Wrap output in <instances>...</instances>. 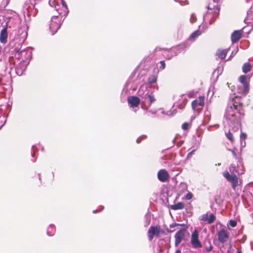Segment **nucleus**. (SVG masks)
<instances>
[{
    "instance_id": "f8f14e48",
    "label": "nucleus",
    "mask_w": 253,
    "mask_h": 253,
    "mask_svg": "<svg viewBox=\"0 0 253 253\" xmlns=\"http://www.w3.org/2000/svg\"><path fill=\"white\" fill-rule=\"evenodd\" d=\"M242 30L235 31L231 35V39L233 43L238 42L242 37Z\"/></svg>"
},
{
    "instance_id": "a211bd4d",
    "label": "nucleus",
    "mask_w": 253,
    "mask_h": 253,
    "mask_svg": "<svg viewBox=\"0 0 253 253\" xmlns=\"http://www.w3.org/2000/svg\"><path fill=\"white\" fill-rule=\"evenodd\" d=\"M55 232V228L53 224H50L47 228L46 233L48 236H53Z\"/></svg>"
},
{
    "instance_id": "b1692460",
    "label": "nucleus",
    "mask_w": 253,
    "mask_h": 253,
    "mask_svg": "<svg viewBox=\"0 0 253 253\" xmlns=\"http://www.w3.org/2000/svg\"><path fill=\"white\" fill-rule=\"evenodd\" d=\"M157 81V77L155 75H151L148 79V82L150 84H153Z\"/></svg>"
},
{
    "instance_id": "473e14b6",
    "label": "nucleus",
    "mask_w": 253,
    "mask_h": 253,
    "mask_svg": "<svg viewBox=\"0 0 253 253\" xmlns=\"http://www.w3.org/2000/svg\"><path fill=\"white\" fill-rule=\"evenodd\" d=\"M189 124L187 123H184L182 125V128L183 130H187L189 128Z\"/></svg>"
},
{
    "instance_id": "8fccbe9b",
    "label": "nucleus",
    "mask_w": 253,
    "mask_h": 253,
    "mask_svg": "<svg viewBox=\"0 0 253 253\" xmlns=\"http://www.w3.org/2000/svg\"><path fill=\"white\" fill-rule=\"evenodd\" d=\"M207 8L209 9V10H212V8L210 6V5H208L207 6Z\"/></svg>"
},
{
    "instance_id": "4468645a",
    "label": "nucleus",
    "mask_w": 253,
    "mask_h": 253,
    "mask_svg": "<svg viewBox=\"0 0 253 253\" xmlns=\"http://www.w3.org/2000/svg\"><path fill=\"white\" fill-rule=\"evenodd\" d=\"M246 23H251L253 22V5L247 11V17L244 20Z\"/></svg>"
},
{
    "instance_id": "864d4df0",
    "label": "nucleus",
    "mask_w": 253,
    "mask_h": 253,
    "mask_svg": "<svg viewBox=\"0 0 253 253\" xmlns=\"http://www.w3.org/2000/svg\"><path fill=\"white\" fill-rule=\"evenodd\" d=\"M162 114H166V113H165V111H162ZM166 115H169V114H168V113H166Z\"/></svg>"
},
{
    "instance_id": "cd10ccee",
    "label": "nucleus",
    "mask_w": 253,
    "mask_h": 253,
    "mask_svg": "<svg viewBox=\"0 0 253 253\" xmlns=\"http://www.w3.org/2000/svg\"><path fill=\"white\" fill-rule=\"evenodd\" d=\"M49 4L51 6H54L56 10H58L57 7L59 6V5L58 4H56L54 1L50 0L49 1Z\"/></svg>"
},
{
    "instance_id": "5fc2aeb1",
    "label": "nucleus",
    "mask_w": 253,
    "mask_h": 253,
    "mask_svg": "<svg viewBox=\"0 0 253 253\" xmlns=\"http://www.w3.org/2000/svg\"><path fill=\"white\" fill-rule=\"evenodd\" d=\"M214 8H216V9H218V7H217V5H214V6H213V9H214Z\"/></svg>"
},
{
    "instance_id": "bf43d9fd",
    "label": "nucleus",
    "mask_w": 253,
    "mask_h": 253,
    "mask_svg": "<svg viewBox=\"0 0 253 253\" xmlns=\"http://www.w3.org/2000/svg\"><path fill=\"white\" fill-rule=\"evenodd\" d=\"M233 53H235L234 51H232V54H233Z\"/></svg>"
},
{
    "instance_id": "2eb2a0df",
    "label": "nucleus",
    "mask_w": 253,
    "mask_h": 253,
    "mask_svg": "<svg viewBox=\"0 0 253 253\" xmlns=\"http://www.w3.org/2000/svg\"><path fill=\"white\" fill-rule=\"evenodd\" d=\"M184 205L182 202H178L174 205H170V209L172 210H178L184 209Z\"/></svg>"
},
{
    "instance_id": "5701e85b",
    "label": "nucleus",
    "mask_w": 253,
    "mask_h": 253,
    "mask_svg": "<svg viewBox=\"0 0 253 253\" xmlns=\"http://www.w3.org/2000/svg\"><path fill=\"white\" fill-rule=\"evenodd\" d=\"M201 33L199 30L195 31L190 36L189 39L190 40H194L196 38L198 37L201 35Z\"/></svg>"
},
{
    "instance_id": "6e6552de",
    "label": "nucleus",
    "mask_w": 253,
    "mask_h": 253,
    "mask_svg": "<svg viewBox=\"0 0 253 253\" xmlns=\"http://www.w3.org/2000/svg\"><path fill=\"white\" fill-rule=\"evenodd\" d=\"M186 231L185 229H181L175 233L174 236L175 247H177L183 240Z\"/></svg>"
},
{
    "instance_id": "c9c22d12",
    "label": "nucleus",
    "mask_w": 253,
    "mask_h": 253,
    "mask_svg": "<svg viewBox=\"0 0 253 253\" xmlns=\"http://www.w3.org/2000/svg\"><path fill=\"white\" fill-rule=\"evenodd\" d=\"M196 20L197 19L195 16L194 13L192 14L191 15V18H190V22L191 23H194L195 22H196Z\"/></svg>"
},
{
    "instance_id": "f03ea898",
    "label": "nucleus",
    "mask_w": 253,
    "mask_h": 253,
    "mask_svg": "<svg viewBox=\"0 0 253 253\" xmlns=\"http://www.w3.org/2000/svg\"><path fill=\"white\" fill-rule=\"evenodd\" d=\"M64 19L59 17V15H53L51 17L49 28L51 34L53 35L55 34L60 28Z\"/></svg>"
},
{
    "instance_id": "c85d7f7f",
    "label": "nucleus",
    "mask_w": 253,
    "mask_h": 253,
    "mask_svg": "<svg viewBox=\"0 0 253 253\" xmlns=\"http://www.w3.org/2000/svg\"><path fill=\"white\" fill-rule=\"evenodd\" d=\"M147 98L149 99V101L150 102L149 106L152 104V103L154 102L155 101V99L154 97L151 95H148Z\"/></svg>"
},
{
    "instance_id": "423d86ee",
    "label": "nucleus",
    "mask_w": 253,
    "mask_h": 253,
    "mask_svg": "<svg viewBox=\"0 0 253 253\" xmlns=\"http://www.w3.org/2000/svg\"><path fill=\"white\" fill-rule=\"evenodd\" d=\"M249 90V86H245L243 84H239L237 86V93L238 94L235 97L234 99L232 100L238 101V97H241L242 96H245L248 93Z\"/></svg>"
},
{
    "instance_id": "a19ab883",
    "label": "nucleus",
    "mask_w": 253,
    "mask_h": 253,
    "mask_svg": "<svg viewBox=\"0 0 253 253\" xmlns=\"http://www.w3.org/2000/svg\"><path fill=\"white\" fill-rule=\"evenodd\" d=\"M183 224H177V223H173L170 225V228H174L177 226H182Z\"/></svg>"
},
{
    "instance_id": "ddd939ff",
    "label": "nucleus",
    "mask_w": 253,
    "mask_h": 253,
    "mask_svg": "<svg viewBox=\"0 0 253 253\" xmlns=\"http://www.w3.org/2000/svg\"><path fill=\"white\" fill-rule=\"evenodd\" d=\"M7 33L6 27L3 28L0 34V42L2 43H5L7 42Z\"/></svg>"
},
{
    "instance_id": "4be33fe9",
    "label": "nucleus",
    "mask_w": 253,
    "mask_h": 253,
    "mask_svg": "<svg viewBox=\"0 0 253 253\" xmlns=\"http://www.w3.org/2000/svg\"><path fill=\"white\" fill-rule=\"evenodd\" d=\"M179 195L187 190V185L184 183H181L179 185Z\"/></svg>"
},
{
    "instance_id": "a878e982",
    "label": "nucleus",
    "mask_w": 253,
    "mask_h": 253,
    "mask_svg": "<svg viewBox=\"0 0 253 253\" xmlns=\"http://www.w3.org/2000/svg\"><path fill=\"white\" fill-rule=\"evenodd\" d=\"M209 215L208 214V213H206V214H203L201 217H200V220L201 221H206V222H207L208 223V221H209Z\"/></svg>"
},
{
    "instance_id": "de8ad7c7",
    "label": "nucleus",
    "mask_w": 253,
    "mask_h": 253,
    "mask_svg": "<svg viewBox=\"0 0 253 253\" xmlns=\"http://www.w3.org/2000/svg\"><path fill=\"white\" fill-rule=\"evenodd\" d=\"M32 148H33V150H34V153L32 155V157H35V149H34V148H35V146H34V145H33V146H32Z\"/></svg>"
},
{
    "instance_id": "58836bf2",
    "label": "nucleus",
    "mask_w": 253,
    "mask_h": 253,
    "mask_svg": "<svg viewBox=\"0 0 253 253\" xmlns=\"http://www.w3.org/2000/svg\"><path fill=\"white\" fill-rule=\"evenodd\" d=\"M196 149L193 150L187 154V158H190L195 153Z\"/></svg>"
},
{
    "instance_id": "f257e3e1",
    "label": "nucleus",
    "mask_w": 253,
    "mask_h": 253,
    "mask_svg": "<svg viewBox=\"0 0 253 253\" xmlns=\"http://www.w3.org/2000/svg\"><path fill=\"white\" fill-rule=\"evenodd\" d=\"M244 116L242 104L236 100L230 101L224 115L227 124L234 131L241 126V120Z\"/></svg>"
},
{
    "instance_id": "bb28decb",
    "label": "nucleus",
    "mask_w": 253,
    "mask_h": 253,
    "mask_svg": "<svg viewBox=\"0 0 253 253\" xmlns=\"http://www.w3.org/2000/svg\"><path fill=\"white\" fill-rule=\"evenodd\" d=\"M229 172H231V174H235L234 171H236V166L235 164H231L229 167Z\"/></svg>"
},
{
    "instance_id": "7c9ffc66",
    "label": "nucleus",
    "mask_w": 253,
    "mask_h": 253,
    "mask_svg": "<svg viewBox=\"0 0 253 253\" xmlns=\"http://www.w3.org/2000/svg\"><path fill=\"white\" fill-rule=\"evenodd\" d=\"M229 225L232 227H235L237 225V222L235 220H230L229 221Z\"/></svg>"
},
{
    "instance_id": "39448f33",
    "label": "nucleus",
    "mask_w": 253,
    "mask_h": 253,
    "mask_svg": "<svg viewBox=\"0 0 253 253\" xmlns=\"http://www.w3.org/2000/svg\"><path fill=\"white\" fill-rule=\"evenodd\" d=\"M191 243L195 249L201 248L202 245L199 240V233L197 230H195L191 234Z\"/></svg>"
},
{
    "instance_id": "1a4fd4ad",
    "label": "nucleus",
    "mask_w": 253,
    "mask_h": 253,
    "mask_svg": "<svg viewBox=\"0 0 253 253\" xmlns=\"http://www.w3.org/2000/svg\"><path fill=\"white\" fill-rule=\"evenodd\" d=\"M219 241L221 243H224L227 241L229 238V233L224 229H221L217 233Z\"/></svg>"
},
{
    "instance_id": "72a5a7b5",
    "label": "nucleus",
    "mask_w": 253,
    "mask_h": 253,
    "mask_svg": "<svg viewBox=\"0 0 253 253\" xmlns=\"http://www.w3.org/2000/svg\"><path fill=\"white\" fill-rule=\"evenodd\" d=\"M160 66L159 67V69L160 70H164L165 68V62L164 61H161L160 62Z\"/></svg>"
},
{
    "instance_id": "49530a36",
    "label": "nucleus",
    "mask_w": 253,
    "mask_h": 253,
    "mask_svg": "<svg viewBox=\"0 0 253 253\" xmlns=\"http://www.w3.org/2000/svg\"><path fill=\"white\" fill-rule=\"evenodd\" d=\"M103 208H104V207H102V208H101V209L100 210H93V213H96V212H97L98 211H102V210L103 209Z\"/></svg>"
},
{
    "instance_id": "603ef678",
    "label": "nucleus",
    "mask_w": 253,
    "mask_h": 253,
    "mask_svg": "<svg viewBox=\"0 0 253 253\" xmlns=\"http://www.w3.org/2000/svg\"><path fill=\"white\" fill-rule=\"evenodd\" d=\"M212 0L215 3H218L219 1V0Z\"/></svg>"
},
{
    "instance_id": "69168bd1",
    "label": "nucleus",
    "mask_w": 253,
    "mask_h": 253,
    "mask_svg": "<svg viewBox=\"0 0 253 253\" xmlns=\"http://www.w3.org/2000/svg\"><path fill=\"white\" fill-rule=\"evenodd\" d=\"M206 17V15H204V18Z\"/></svg>"
},
{
    "instance_id": "6ab92c4d",
    "label": "nucleus",
    "mask_w": 253,
    "mask_h": 253,
    "mask_svg": "<svg viewBox=\"0 0 253 253\" xmlns=\"http://www.w3.org/2000/svg\"><path fill=\"white\" fill-rule=\"evenodd\" d=\"M228 52V49H223V50H219L217 53L216 54L218 56V57L221 59H223L225 58L227 53Z\"/></svg>"
},
{
    "instance_id": "9d476101",
    "label": "nucleus",
    "mask_w": 253,
    "mask_h": 253,
    "mask_svg": "<svg viewBox=\"0 0 253 253\" xmlns=\"http://www.w3.org/2000/svg\"><path fill=\"white\" fill-rule=\"evenodd\" d=\"M157 176L158 179L162 182H166L169 177L168 171L165 169H160L158 172Z\"/></svg>"
},
{
    "instance_id": "393cba45",
    "label": "nucleus",
    "mask_w": 253,
    "mask_h": 253,
    "mask_svg": "<svg viewBox=\"0 0 253 253\" xmlns=\"http://www.w3.org/2000/svg\"><path fill=\"white\" fill-rule=\"evenodd\" d=\"M208 219H209L208 223L209 224H211L215 220V217L213 213H211L210 215V216H209V218Z\"/></svg>"
},
{
    "instance_id": "052dcab7",
    "label": "nucleus",
    "mask_w": 253,
    "mask_h": 253,
    "mask_svg": "<svg viewBox=\"0 0 253 253\" xmlns=\"http://www.w3.org/2000/svg\"><path fill=\"white\" fill-rule=\"evenodd\" d=\"M189 97H192V95H189Z\"/></svg>"
},
{
    "instance_id": "0e129e2a",
    "label": "nucleus",
    "mask_w": 253,
    "mask_h": 253,
    "mask_svg": "<svg viewBox=\"0 0 253 253\" xmlns=\"http://www.w3.org/2000/svg\"><path fill=\"white\" fill-rule=\"evenodd\" d=\"M58 14L60 15V13L59 12H58Z\"/></svg>"
},
{
    "instance_id": "6e6d98bb",
    "label": "nucleus",
    "mask_w": 253,
    "mask_h": 253,
    "mask_svg": "<svg viewBox=\"0 0 253 253\" xmlns=\"http://www.w3.org/2000/svg\"><path fill=\"white\" fill-rule=\"evenodd\" d=\"M127 85H128V83H126V86H127Z\"/></svg>"
},
{
    "instance_id": "c756f323",
    "label": "nucleus",
    "mask_w": 253,
    "mask_h": 253,
    "mask_svg": "<svg viewBox=\"0 0 253 253\" xmlns=\"http://www.w3.org/2000/svg\"><path fill=\"white\" fill-rule=\"evenodd\" d=\"M226 135L229 140H230L231 141L233 140V136L232 134L230 132V131H229L227 133H226Z\"/></svg>"
},
{
    "instance_id": "3c124183",
    "label": "nucleus",
    "mask_w": 253,
    "mask_h": 253,
    "mask_svg": "<svg viewBox=\"0 0 253 253\" xmlns=\"http://www.w3.org/2000/svg\"><path fill=\"white\" fill-rule=\"evenodd\" d=\"M175 253H181V251L180 250H177Z\"/></svg>"
},
{
    "instance_id": "13d9d810",
    "label": "nucleus",
    "mask_w": 253,
    "mask_h": 253,
    "mask_svg": "<svg viewBox=\"0 0 253 253\" xmlns=\"http://www.w3.org/2000/svg\"><path fill=\"white\" fill-rule=\"evenodd\" d=\"M233 53H235L234 51H232V54H233Z\"/></svg>"
},
{
    "instance_id": "20e7f679",
    "label": "nucleus",
    "mask_w": 253,
    "mask_h": 253,
    "mask_svg": "<svg viewBox=\"0 0 253 253\" xmlns=\"http://www.w3.org/2000/svg\"><path fill=\"white\" fill-rule=\"evenodd\" d=\"M191 105L194 111H200L205 105V97L204 96H200L198 99L192 101Z\"/></svg>"
},
{
    "instance_id": "2f4dec72",
    "label": "nucleus",
    "mask_w": 253,
    "mask_h": 253,
    "mask_svg": "<svg viewBox=\"0 0 253 253\" xmlns=\"http://www.w3.org/2000/svg\"><path fill=\"white\" fill-rule=\"evenodd\" d=\"M0 121L1 122H3L2 123L0 124V129L1 128L4 126V125L5 124V123L6 122V120L5 119L4 117H0Z\"/></svg>"
},
{
    "instance_id": "e2e57ef3",
    "label": "nucleus",
    "mask_w": 253,
    "mask_h": 253,
    "mask_svg": "<svg viewBox=\"0 0 253 253\" xmlns=\"http://www.w3.org/2000/svg\"><path fill=\"white\" fill-rule=\"evenodd\" d=\"M35 0H30V1H34Z\"/></svg>"
},
{
    "instance_id": "a18cd8bd",
    "label": "nucleus",
    "mask_w": 253,
    "mask_h": 253,
    "mask_svg": "<svg viewBox=\"0 0 253 253\" xmlns=\"http://www.w3.org/2000/svg\"><path fill=\"white\" fill-rule=\"evenodd\" d=\"M34 7H35V4H33V3H31V5H29L27 7V10L29 11V9H31V8H34Z\"/></svg>"
},
{
    "instance_id": "09e8293b",
    "label": "nucleus",
    "mask_w": 253,
    "mask_h": 253,
    "mask_svg": "<svg viewBox=\"0 0 253 253\" xmlns=\"http://www.w3.org/2000/svg\"><path fill=\"white\" fill-rule=\"evenodd\" d=\"M237 253H242V252L240 249H238L237 251Z\"/></svg>"
},
{
    "instance_id": "c03bdc74",
    "label": "nucleus",
    "mask_w": 253,
    "mask_h": 253,
    "mask_svg": "<svg viewBox=\"0 0 253 253\" xmlns=\"http://www.w3.org/2000/svg\"><path fill=\"white\" fill-rule=\"evenodd\" d=\"M62 5L66 8V9H67V5L66 4L65 1L64 0H61Z\"/></svg>"
},
{
    "instance_id": "9b49d317",
    "label": "nucleus",
    "mask_w": 253,
    "mask_h": 253,
    "mask_svg": "<svg viewBox=\"0 0 253 253\" xmlns=\"http://www.w3.org/2000/svg\"><path fill=\"white\" fill-rule=\"evenodd\" d=\"M127 102L130 107H137L140 104V99L135 96H130L127 98Z\"/></svg>"
},
{
    "instance_id": "f3484780",
    "label": "nucleus",
    "mask_w": 253,
    "mask_h": 253,
    "mask_svg": "<svg viewBox=\"0 0 253 253\" xmlns=\"http://www.w3.org/2000/svg\"><path fill=\"white\" fill-rule=\"evenodd\" d=\"M26 70V66L19 65L16 67L15 72L18 76H21L23 74V72Z\"/></svg>"
},
{
    "instance_id": "680f3d73",
    "label": "nucleus",
    "mask_w": 253,
    "mask_h": 253,
    "mask_svg": "<svg viewBox=\"0 0 253 253\" xmlns=\"http://www.w3.org/2000/svg\"><path fill=\"white\" fill-rule=\"evenodd\" d=\"M134 111L135 112H136V110H135H135H134Z\"/></svg>"
},
{
    "instance_id": "aec40b11",
    "label": "nucleus",
    "mask_w": 253,
    "mask_h": 253,
    "mask_svg": "<svg viewBox=\"0 0 253 253\" xmlns=\"http://www.w3.org/2000/svg\"><path fill=\"white\" fill-rule=\"evenodd\" d=\"M251 65L249 62H246L244 64L242 67V71L244 73H247L251 69Z\"/></svg>"
},
{
    "instance_id": "e433bc0d",
    "label": "nucleus",
    "mask_w": 253,
    "mask_h": 253,
    "mask_svg": "<svg viewBox=\"0 0 253 253\" xmlns=\"http://www.w3.org/2000/svg\"><path fill=\"white\" fill-rule=\"evenodd\" d=\"M24 52H25V51L24 50L19 49V50H17L16 53H15V56L19 57L20 55L22 54V53Z\"/></svg>"
},
{
    "instance_id": "412c9836",
    "label": "nucleus",
    "mask_w": 253,
    "mask_h": 253,
    "mask_svg": "<svg viewBox=\"0 0 253 253\" xmlns=\"http://www.w3.org/2000/svg\"><path fill=\"white\" fill-rule=\"evenodd\" d=\"M239 81L241 83L240 84L245 85V86H249L247 82V78L246 76L242 75L239 78Z\"/></svg>"
},
{
    "instance_id": "dca6fc26",
    "label": "nucleus",
    "mask_w": 253,
    "mask_h": 253,
    "mask_svg": "<svg viewBox=\"0 0 253 253\" xmlns=\"http://www.w3.org/2000/svg\"><path fill=\"white\" fill-rule=\"evenodd\" d=\"M23 30L24 31H23V29L22 28L19 29L18 30V33H20V39L22 40L23 42L26 40L28 35L27 32L25 31V27L23 28Z\"/></svg>"
},
{
    "instance_id": "7ed1b4c3",
    "label": "nucleus",
    "mask_w": 253,
    "mask_h": 253,
    "mask_svg": "<svg viewBox=\"0 0 253 253\" xmlns=\"http://www.w3.org/2000/svg\"><path fill=\"white\" fill-rule=\"evenodd\" d=\"M223 176L232 184L233 189L235 191L238 185V177L236 174H230L229 171H225L223 172Z\"/></svg>"
},
{
    "instance_id": "79ce46f5",
    "label": "nucleus",
    "mask_w": 253,
    "mask_h": 253,
    "mask_svg": "<svg viewBox=\"0 0 253 253\" xmlns=\"http://www.w3.org/2000/svg\"><path fill=\"white\" fill-rule=\"evenodd\" d=\"M212 249H213V246H211V245H210L209 247H206V250L207 251H211L212 250Z\"/></svg>"
},
{
    "instance_id": "4c0bfd02",
    "label": "nucleus",
    "mask_w": 253,
    "mask_h": 253,
    "mask_svg": "<svg viewBox=\"0 0 253 253\" xmlns=\"http://www.w3.org/2000/svg\"><path fill=\"white\" fill-rule=\"evenodd\" d=\"M144 137H146V135H142L141 136H140L139 137H138L137 140H136V142L137 143H139L141 141V140L142 138H144Z\"/></svg>"
},
{
    "instance_id": "ea45409f",
    "label": "nucleus",
    "mask_w": 253,
    "mask_h": 253,
    "mask_svg": "<svg viewBox=\"0 0 253 253\" xmlns=\"http://www.w3.org/2000/svg\"><path fill=\"white\" fill-rule=\"evenodd\" d=\"M229 151H230L232 153L233 156H234V157L235 159H237V154H236V153H235V152L234 151H233L232 150H231V149H229Z\"/></svg>"
},
{
    "instance_id": "37998d69",
    "label": "nucleus",
    "mask_w": 253,
    "mask_h": 253,
    "mask_svg": "<svg viewBox=\"0 0 253 253\" xmlns=\"http://www.w3.org/2000/svg\"><path fill=\"white\" fill-rule=\"evenodd\" d=\"M246 136H247V135H246V133H241V135H240V137H241V139H245V138H246Z\"/></svg>"
},
{
    "instance_id": "0eeeda50",
    "label": "nucleus",
    "mask_w": 253,
    "mask_h": 253,
    "mask_svg": "<svg viewBox=\"0 0 253 253\" xmlns=\"http://www.w3.org/2000/svg\"><path fill=\"white\" fill-rule=\"evenodd\" d=\"M161 233V228L160 226H151L148 231L149 240L151 241L153 239V236L155 235L157 237L159 236Z\"/></svg>"
},
{
    "instance_id": "f704fd0d",
    "label": "nucleus",
    "mask_w": 253,
    "mask_h": 253,
    "mask_svg": "<svg viewBox=\"0 0 253 253\" xmlns=\"http://www.w3.org/2000/svg\"><path fill=\"white\" fill-rule=\"evenodd\" d=\"M193 197V194L191 192H188L185 196V198L187 200H191Z\"/></svg>"
},
{
    "instance_id": "4d7b16f0",
    "label": "nucleus",
    "mask_w": 253,
    "mask_h": 253,
    "mask_svg": "<svg viewBox=\"0 0 253 253\" xmlns=\"http://www.w3.org/2000/svg\"><path fill=\"white\" fill-rule=\"evenodd\" d=\"M39 179H40L41 177H40V174H39Z\"/></svg>"
},
{
    "instance_id": "338daca9",
    "label": "nucleus",
    "mask_w": 253,
    "mask_h": 253,
    "mask_svg": "<svg viewBox=\"0 0 253 253\" xmlns=\"http://www.w3.org/2000/svg\"><path fill=\"white\" fill-rule=\"evenodd\" d=\"M237 50H236V51H235V53H236L237 52Z\"/></svg>"
}]
</instances>
